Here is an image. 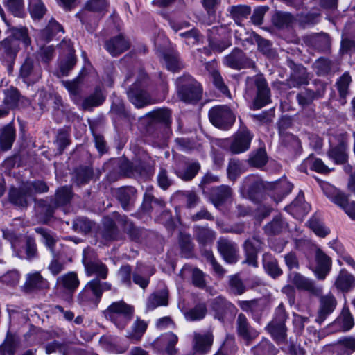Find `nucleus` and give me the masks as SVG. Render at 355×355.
<instances>
[{"label":"nucleus","mask_w":355,"mask_h":355,"mask_svg":"<svg viewBox=\"0 0 355 355\" xmlns=\"http://www.w3.org/2000/svg\"><path fill=\"white\" fill-rule=\"evenodd\" d=\"M112 289V284L94 278L88 282L78 293V300L82 304L97 306L104 291Z\"/></svg>","instance_id":"f257e3e1"},{"label":"nucleus","mask_w":355,"mask_h":355,"mask_svg":"<svg viewBox=\"0 0 355 355\" xmlns=\"http://www.w3.org/2000/svg\"><path fill=\"white\" fill-rule=\"evenodd\" d=\"M178 98L185 103H193L201 98L202 87L199 83L188 74H184L176 80Z\"/></svg>","instance_id":"f03ea898"},{"label":"nucleus","mask_w":355,"mask_h":355,"mask_svg":"<svg viewBox=\"0 0 355 355\" xmlns=\"http://www.w3.org/2000/svg\"><path fill=\"white\" fill-rule=\"evenodd\" d=\"M349 137L346 132H336L329 138L328 157L336 164L345 163L348 159Z\"/></svg>","instance_id":"7ed1b4c3"},{"label":"nucleus","mask_w":355,"mask_h":355,"mask_svg":"<svg viewBox=\"0 0 355 355\" xmlns=\"http://www.w3.org/2000/svg\"><path fill=\"white\" fill-rule=\"evenodd\" d=\"M146 78V74L144 71H140L137 80L127 92L129 101L137 108L154 103L150 95L145 89Z\"/></svg>","instance_id":"20e7f679"},{"label":"nucleus","mask_w":355,"mask_h":355,"mask_svg":"<svg viewBox=\"0 0 355 355\" xmlns=\"http://www.w3.org/2000/svg\"><path fill=\"white\" fill-rule=\"evenodd\" d=\"M243 189L251 200L259 203L266 193V182L257 175L248 176L244 180Z\"/></svg>","instance_id":"39448f33"},{"label":"nucleus","mask_w":355,"mask_h":355,"mask_svg":"<svg viewBox=\"0 0 355 355\" xmlns=\"http://www.w3.org/2000/svg\"><path fill=\"white\" fill-rule=\"evenodd\" d=\"M210 121L216 127L226 128L232 125L235 116L226 105H218L212 107L209 112Z\"/></svg>","instance_id":"423d86ee"},{"label":"nucleus","mask_w":355,"mask_h":355,"mask_svg":"<svg viewBox=\"0 0 355 355\" xmlns=\"http://www.w3.org/2000/svg\"><path fill=\"white\" fill-rule=\"evenodd\" d=\"M293 189V184L285 178L268 182V196L276 204L282 201Z\"/></svg>","instance_id":"0eeeda50"},{"label":"nucleus","mask_w":355,"mask_h":355,"mask_svg":"<svg viewBox=\"0 0 355 355\" xmlns=\"http://www.w3.org/2000/svg\"><path fill=\"white\" fill-rule=\"evenodd\" d=\"M264 245L263 239H261L257 234L252 239H247L243 243V249L245 255L244 263L248 265L257 266V254L263 249Z\"/></svg>","instance_id":"6e6552de"},{"label":"nucleus","mask_w":355,"mask_h":355,"mask_svg":"<svg viewBox=\"0 0 355 355\" xmlns=\"http://www.w3.org/2000/svg\"><path fill=\"white\" fill-rule=\"evenodd\" d=\"M223 63L227 67L236 70L254 67V62L238 49H234L229 55L224 57Z\"/></svg>","instance_id":"1a4fd4ad"},{"label":"nucleus","mask_w":355,"mask_h":355,"mask_svg":"<svg viewBox=\"0 0 355 355\" xmlns=\"http://www.w3.org/2000/svg\"><path fill=\"white\" fill-rule=\"evenodd\" d=\"M19 76L28 84L37 82L42 77V69L30 58H27L20 68Z\"/></svg>","instance_id":"9d476101"},{"label":"nucleus","mask_w":355,"mask_h":355,"mask_svg":"<svg viewBox=\"0 0 355 355\" xmlns=\"http://www.w3.org/2000/svg\"><path fill=\"white\" fill-rule=\"evenodd\" d=\"M291 282L299 290L306 291L312 295L318 296L322 292V287L317 286L313 280L298 272H291L289 275Z\"/></svg>","instance_id":"9b49d317"},{"label":"nucleus","mask_w":355,"mask_h":355,"mask_svg":"<svg viewBox=\"0 0 355 355\" xmlns=\"http://www.w3.org/2000/svg\"><path fill=\"white\" fill-rule=\"evenodd\" d=\"M252 135L245 127L242 128L235 135L230 150L233 154H239L248 150L250 146Z\"/></svg>","instance_id":"f8f14e48"},{"label":"nucleus","mask_w":355,"mask_h":355,"mask_svg":"<svg viewBox=\"0 0 355 355\" xmlns=\"http://www.w3.org/2000/svg\"><path fill=\"white\" fill-rule=\"evenodd\" d=\"M31 196V187H26V184L19 188L11 187L8 193L10 202L22 208L28 206V198Z\"/></svg>","instance_id":"ddd939ff"},{"label":"nucleus","mask_w":355,"mask_h":355,"mask_svg":"<svg viewBox=\"0 0 355 355\" xmlns=\"http://www.w3.org/2000/svg\"><path fill=\"white\" fill-rule=\"evenodd\" d=\"M80 285V280L75 272H68L59 276L56 279L55 286L67 294H72Z\"/></svg>","instance_id":"4468645a"},{"label":"nucleus","mask_w":355,"mask_h":355,"mask_svg":"<svg viewBox=\"0 0 355 355\" xmlns=\"http://www.w3.org/2000/svg\"><path fill=\"white\" fill-rule=\"evenodd\" d=\"M218 250L225 261L234 263L239 259V249L236 244L225 239H220L217 242Z\"/></svg>","instance_id":"2eb2a0df"},{"label":"nucleus","mask_w":355,"mask_h":355,"mask_svg":"<svg viewBox=\"0 0 355 355\" xmlns=\"http://www.w3.org/2000/svg\"><path fill=\"white\" fill-rule=\"evenodd\" d=\"M214 341V336L211 331L204 334L195 333L193 350L196 355H204L211 349Z\"/></svg>","instance_id":"dca6fc26"},{"label":"nucleus","mask_w":355,"mask_h":355,"mask_svg":"<svg viewBox=\"0 0 355 355\" xmlns=\"http://www.w3.org/2000/svg\"><path fill=\"white\" fill-rule=\"evenodd\" d=\"M336 300L332 294L322 296L320 300V308L315 322L321 324L329 315H330L336 306Z\"/></svg>","instance_id":"f3484780"},{"label":"nucleus","mask_w":355,"mask_h":355,"mask_svg":"<svg viewBox=\"0 0 355 355\" xmlns=\"http://www.w3.org/2000/svg\"><path fill=\"white\" fill-rule=\"evenodd\" d=\"M117 200L124 210L132 209L137 199V190L132 187L118 189L115 193Z\"/></svg>","instance_id":"a211bd4d"},{"label":"nucleus","mask_w":355,"mask_h":355,"mask_svg":"<svg viewBox=\"0 0 355 355\" xmlns=\"http://www.w3.org/2000/svg\"><path fill=\"white\" fill-rule=\"evenodd\" d=\"M315 260L317 266L313 272L318 279L323 280L330 271L331 259L321 250L318 249L315 252Z\"/></svg>","instance_id":"6ab92c4d"},{"label":"nucleus","mask_w":355,"mask_h":355,"mask_svg":"<svg viewBox=\"0 0 355 355\" xmlns=\"http://www.w3.org/2000/svg\"><path fill=\"white\" fill-rule=\"evenodd\" d=\"M254 82L257 91L250 109L257 111L266 105V83L262 76L256 77Z\"/></svg>","instance_id":"aec40b11"},{"label":"nucleus","mask_w":355,"mask_h":355,"mask_svg":"<svg viewBox=\"0 0 355 355\" xmlns=\"http://www.w3.org/2000/svg\"><path fill=\"white\" fill-rule=\"evenodd\" d=\"M334 286L338 291L347 293L355 286V277L345 269H341L335 279Z\"/></svg>","instance_id":"412c9836"},{"label":"nucleus","mask_w":355,"mask_h":355,"mask_svg":"<svg viewBox=\"0 0 355 355\" xmlns=\"http://www.w3.org/2000/svg\"><path fill=\"white\" fill-rule=\"evenodd\" d=\"M49 288V282L44 279L40 272H34L26 275L24 290L30 292L33 290H42Z\"/></svg>","instance_id":"4be33fe9"},{"label":"nucleus","mask_w":355,"mask_h":355,"mask_svg":"<svg viewBox=\"0 0 355 355\" xmlns=\"http://www.w3.org/2000/svg\"><path fill=\"white\" fill-rule=\"evenodd\" d=\"M118 223L121 225L124 231L128 234L130 239L135 242H141L145 234L144 230L139 229L132 223L126 216H119Z\"/></svg>","instance_id":"5701e85b"},{"label":"nucleus","mask_w":355,"mask_h":355,"mask_svg":"<svg viewBox=\"0 0 355 355\" xmlns=\"http://www.w3.org/2000/svg\"><path fill=\"white\" fill-rule=\"evenodd\" d=\"M105 47L112 56H117L127 51L130 44L122 35H118L107 41Z\"/></svg>","instance_id":"b1692460"},{"label":"nucleus","mask_w":355,"mask_h":355,"mask_svg":"<svg viewBox=\"0 0 355 355\" xmlns=\"http://www.w3.org/2000/svg\"><path fill=\"white\" fill-rule=\"evenodd\" d=\"M232 195V189L229 186L221 185L211 189L210 199L216 206H220L226 202Z\"/></svg>","instance_id":"393cba45"},{"label":"nucleus","mask_w":355,"mask_h":355,"mask_svg":"<svg viewBox=\"0 0 355 355\" xmlns=\"http://www.w3.org/2000/svg\"><path fill=\"white\" fill-rule=\"evenodd\" d=\"M19 51V44L15 40L5 39L0 42V53L8 62H12Z\"/></svg>","instance_id":"a878e982"},{"label":"nucleus","mask_w":355,"mask_h":355,"mask_svg":"<svg viewBox=\"0 0 355 355\" xmlns=\"http://www.w3.org/2000/svg\"><path fill=\"white\" fill-rule=\"evenodd\" d=\"M323 190L331 202L345 210L349 203L347 196L345 193L328 184L323 187Z\"/></svg>","instance_id":"bb28decb"},{"label":"nucleus","mask_w":355,"mask_h":355,"mask_svg":"<svg viewBox=\"0 0 355 355\" xmlns=\"http://www.w3.org/2000/svg\"><path fill=\"white\" fill-rule=\"evenodd\" d=\"M16 256L21 259H26L29 261L37 257V249L35 240L31 237H27L26 241L25 252L17 250V242L12 243Z\"/></svg>","instance_id":"cd10ccee"},{"label":"nucleus","mask_w":355,"mask_h":355,"mask_svg":"<svg viewBox=\"0 0 355 355\" xmlns=\"http://www.w3.org/2000/svg\"><path fill=\"white\" fill-rule=\"evenodd\" d=\"M129 313H134V308L123 301H119L112 303L107 308L105 315L107 318H115L119 315Z\"/></svg>","instance_id":"c85d7f7f"},{"label":"nucleus","mask_w":355,"mask_h":355,"mask_svg":"<svg viewBox=\"0 0 355 355\" xmlns=\"http://www.w3.org/2000/svg\"><path fill=\"white\" fill-rule=\"evenodd\" d=\"M15 139V130L12 124H8L0 129V147L3 150L11 148Z\"/></svg>","instance_id":"c756f323"},{"label":"nucleus","mask_w":355,"mask_h":355,"mask_svg":"<svg viewBox=\"0 0 355 355\" xmlns=\"http://www.w3.org/2000/svg\"><path fill=\"white\" fill-rule=\"evenodd\" d=\"M237 329L239 334L246 340L254 339L258 335V332L250 327L246 317L243 313L238 315Z\"/></svg>","instance_id":"7c9ffc66"},{"label":"nucleus","mask_w":355,"mask_h":355,"mask_svg":"<svg viewBox=\"0 0 355 355\" xmlns=\"http://www.w3.org/2000/svg\"><path fill=\"white\" fill-rule=\"evenodd\" d=\"M247 162L250 166L257 168H261L266 165V151L263 143L257 149L250 153Z\"/></svg>","instance_id":"2f4dec72"},{"label":"nucleus","mask_w":355,"mask_h":355,"mask_svg":"<svg viewBox=\"0 0 355 355\" xmlns=\"http://www.w3.org/2000/svg\"><path fill=\"white\" fill-rule=\"evenodd\" d=\"M325 91L326 86L324 84H320L316 92L307 89L297 94V98L300 105H308L313 100L322 98L324 95Z\"/></svg>","instance_id":"473e14b6"},{"label":"nucleus","mask_w":355,"mask_h":355,"mask_svg":"<svg viewBox=\"0 0 355 355\" xmlns=\"http://www.w3.org/2000/svg\"><path fill=\"white\" fill-rule=\"evenodd\" d=\"M211 309L215 311V318L220 320L228 311H232L234 306L224 298L218 297L212 300Z\"/></svg>","instance_id":"72a5a7b5"},{"label":"nucleus","mask_w":355,"mask_h":355,"mask_svg":"<svg viewBox=\"0 0 355 355\" xmlns=\"http://www.w3.org/2000/svg\"><path fill=\"white\" fill-rule=\"evenodd\" d=\"M168 291L167 288L161 289L148 298L146 306L148 310H153L159 306H166L168 304Z\"/></svg>","instance_id":"f704fd0d"},{"label":"nucleus","mask_w":355,"mask_h":355,"mask_svg":"<svg viewBox=\"0 0 355 355\" xmlns=\"http://www.w3.org/2000/svg\"><path fill=\"white\" fill-rule=\"evenodd\" d=\"M338 355H351L355 352V337L344 336L340 338L336 345Z\"/></svg>","instance_id":"c9c22d12"},{"label":"nucleus","mask_w":355,"mask_h":355,"mask_svg":"<svg viewBox=\"0 0 355 355\" xmlns=\"http://www.w3.org/2000/svg\"><path fill=\"white\" fill-rule=\"evenodd\" d=\"M87 276L96 275L98 279H105L108 274L107 267L99 261H90L85 263Z\"/></svg>","instance_id":"e433bc0d"},{"label":"nucleus","mask_w":355,"mask_h":355,"mask_svg":"<svg viewBox=\"0 0 355 355\" xmlns=\"http://www.w3.org/2000/svg\"><path fill=\"white\" fill-rule=\"evenodd\" d=\"M148 324L144 320L137 318L132 326V329L127 334V338L132 342L140 340L145 333Z\"/></svg>","instance_id":"4c0bfd02"},{"label":"nucleus","mask_w":355,"mask_h":355,"mask_svg":"<svg viewBox=\"0 0 355 355\" xmlns=\"http://www.w3.org/2000/svg\"><path fill=\"white\" fill-rule=\"evenodd\" d=\"M153 121L168 125L171 123V112L166 107L159 108L147 114Z\"/></svg>","instance_id":"58836bf2"},{"label":"nucleus","mask_w":355,"mask_h":355,"mask_svg":"<svg viewBox=\"0 0 355 355\" xmlns=\"http://www.w3.org/2000/svg\"><path fill=\"white\" fill-rule=\"evenodd\" d=\"M195 236L199 243L202 245L211 243L216 238L214 231L208 228L200 227L196 228Z\"/></svg>","instance_id":"ea45409f"},{"label":"nucleus","mask_w":355,"mask_h":355,"mask_svg":"<svg viewBox=\"0 0 355 355\" xmlns=\"http://www.w3.org/2000/svg\"><path fill=\"white\" fill-rule=\"evenodd\" d=\"M93 171L87 166L78 168L74 172L73 180L78 185L87 183L93 177Z\"/></svg>","instance_id":"a19ab883"},{"label":"nucleus","mask_w":355,"mask_h":355,"mask_svg":"<svg viewBox=\"0 0 355 355\" xmlns=\"http://www.w3.org/2000/svg\"><path fill=\"white\" fill-rule=\"evenodd\" d=\"M17 345V338L12 335H7L0 345V355H14Z\"/></svg>","instance_id":"79ce46f5"},{"label":"nucleus","mask_w":355,"mask_h":355,"mask_svg":"<svg viewBox=\"0 0 355 355\" xmlns=\"http://www.w3.org/2000/svg\"><path fill=\"white\" fill-rule=\"evenodd\" d=\"M207 307L205 304H199L189 309L184 313V317L188 321H196L203 319L207 314Z\"/></svg>","instance_id":"37998d69"},{"label":"nucleus","mask_w":355,"mask_h":355,"mask_svg":"<svg viewBox=\"0 0 355 355\" xmlns=\"http://www.w3.org/2000/svg\"><path fill=\"white\" fill-rule=\"evenodd\" d=\"M71 198V189L67 187H62L57 190L53 207H57L64 205L70 202Z\"/></svg>","instance_id":"c03bdc74"},{"label":"nucleus","mask_w":355,"mask_h":355,"mask_svg":"<svg viewBox=\"0 0 355 355\" xmlns=\"http://www.w3.org/2000/svg\"><path fill=\"white\" fill-rule=\"evenodd\" d=\"M35 230L41 236L42 242L46 246V248L53 252L54 246L57 242L55 236L51 231L42 227H37Z\"/></svg>","instance_id":"a18cd8bd"},{"label":"nucleus","mask_w":355,"mask_h":355,"mask_svg":"<svg viewBox=\"0 0 355 355\" xmlns=\"http://www.w3.org/2000/svg\"><path fill=\"white\" fill-rule=\"evenodd\" d=\"M4 94L5 98L3 99V104L6 106V108L9 110L10 109L15 107L20 98L18 90L11 87L7 89Z\"/></svg>","instance_id":"49530a36"},{"label":"nucleus","mask_w":355,"mask_h":355,"mask_svg":"<svg viewBox=\"0 0 355 355\" xmlns=\"http://www.w3.org/2000/svg\"><path fill=\"white\" fill-rule=\"evenodd\" d=\"M28 8L31 17L37 19L42 18L46 12V8L42 0H28Z\"/></svg>","instance_id":"de8ad7c7"},{"label":"nucleus","mask_w":355,"mask_h":355,"mask_svg":"<svg viewBox=\"0 0 355 355\" xmlns=\"http://www.w3.org/2000/svg\"><path fill=\"white\" fill-rule=\"evenodd\" d=\"M160 342L166 345V352L168 355H175L177 352V350L175 347L176 343H178V336L173 333H168L166 334L160 338Z\"/></svg>","instance_id":"09e8293b"},{"label":"nucleus","mask_w":355,"mask_h":355,"mask_svg":"<svg viewBox=\"0 0 355 355\" xmlns=\"http://www.w3.org/2000/svg\"><path fill=\"white\" fill-rule=\"evenodd\" d=\"M286 326L284 323H277L270 329V333L273 340L278 344H283L286 341Z\"/></svg>","instance_id":"8fccbe9b"},{"label":"nucleus","mask_w":355,"mask_h":355,"mask_svg":"<svg viewBox=\"0 0 355 355\" xmlns=\"http://www.w3.org/2000/svg\"><path fill=\"white\" fill-rule=\"evenodd\" d=\"M19 280L20 274L17 270H9L0 277V282L11 288L16 286Z\"/></svg>","instance_id":"3c124183"},{"label":"nucleus","mask_w":355,"mask_h":355,"mask_svg":"<svg viewBox=\"0 0 355 355\" xmlns=\"http://www.w3.org/2000/svg\"><path fill=\"white\" fill-rule=\"evenodd\" d=\"M244 172L241 162L236 159H230L229 161L227 173L228 178L235 180L242 173Z\"/></svg>","instance_id":"603ef678"},{"label":"nucleus","mask_w":355,"mask_h":355,"mask_svg":"<svg viewBox=\"0 0 355 355\" xmlns=\"http://www.w3.org/2000/svg\"><path fill=\"white\" fill-rule=\"evenodd\" d=\"M230 16L236 23L241 19L246 18L250 13V8L248 6L238 5L233 6L229 8Z\"/></svg>","instance_id":"864d4df0"},{"label":"nucleus","mask_w":355,"mask_h":355,"mask_svg":"<svg viewBox=\"0 0 355 355\" xmlns=\"http://www.w3.org/2000/svg\"><path fill=\"white\" fill-rule=\"evenodd\" d=\"M103 101L104 97L103 96L101 92L100 91H96L95 93L90 95L83 101L82 103V107L84 110H89L93 107L100 105L103 102Z\"/></svg>","instance_id":"5fc2aeb1"},{"label":"nucleus","mask_w":355,"mask_h":355,"mask_svg":"<svg viewBox=\"0 0 355 355\" xmlns=\"http://www.w3.org/2000/svg\"><path fill=\"white\" fill-rule=\"evenodd\" d=\"M352 82V78L348 72H345L337 80L336 85L339 92L340 96L345 98L348 92V87Z\"/></svg>","instance_id":"6e6d98bb"},{"label":"nucleus","mask_w":355,"mask_h":355,"mask_svg":"<svg viewBox=\"0 0 355 355\" xmlns=\"http://www.w3.org/2000/svg\"><path fill=\"white\" fill-rule=\"evenodd\" d=\"M305 164L310 166L311 169L320 173H327L330 171L327 166L319 158L309 157L305 160Z\"/></svg>","instance_id":"4d7b16f0"},{"label":"nucleus","mask_w":355,"mask_h":355,"mask_svg":"<svg viewBox=\"0 0 355 355\" xmlns=\"http://www.w3.org/2000/svg\"><path fill=\"white\" fill-rule=\"evenodd\" d=\"M11 33L12 38L10 40H15L19 44V41L21 40L26 45L28 46L31 43V39L28 35V31L26 28H13L11 29Z\"/></svg>","instance_id":"13d9d810"},{"label":"nucleus","mask_w":355,"mask_h":355,"mask_svg":"<svg viewBox=\"0 0 355 355\" xmlns=\"http://www.w3.org/2000/svg\"><path fill=\"white\" fill-rule=\"evenodd\" d=\"M73 227L78 232L87 234L92 227V222L86 218H78L74 220Z\"/></svg>","instance_id":"bf43d9fd"},{"label":"nucleus","mask_w":355,"mask_h":355,"mask_svg":"<svg viewBox=\"0 0 355 355\" xmlns=\"http://www.w3.org/2000/svg\"><path fill=\"white\" fill-rule=\"evenodd\" d=\"M135 175L144 178L150 177L153 173V168L149 164L140 161L135 163Z\"/></svg>","instance_id":"052dcab7"},{"label":"nucleus","mask_w":355,"mask_h":355,"mask_svg":"<svg viewBox=\"0 0 355 355\" xmlns=\"http://www.w3.org/2000/svg\"><path fill=\"white\" fill-rule=\"evenodd\" d=\"M107 7L106 0H89L85 6V10L92 12H103Z\"/></svg>","instance_id":"680f3d73"},{"label":"nucleus","mask_w":355,"mask_h":355,"mask_svg":"<svg viewBox=\"0 0 355 355\" xmlns=\"http://www.w3.org/2000/svg\"><path fill=\"white\" fill-rule=\"evenodd\" d=\"M200 168L198 162L189 164L184 171L178 172V175L184 180H190L194 178Z\"/></svg>","instance_id":"e2e57ef3"},{"label":"nucleus","mask_w":355,"mask_h":355,"mask_svg":"<svg viewBox=\"0 0 355 355\" xmlns=\"http://www.w3.org/2000/svg\"><path fill=\"white\" fill-rule=\"evenodd\" d=\"M272 21L275 26L282 28L291 23L293 17L288 13L277 12L273 15Z\"/></svg>","instance_id":"0e129e2a"},{"label":"nucleus","mask_w":355,"mask_h":355,"mask_svg":"<svg viewBox=\"0 0 355 355\" xmlns=\"http://www.w3.org/2000/svg\"><path fill=\"white\" fill-rule=\"evenodd\" d=\"M76 59L72 52V49L71 47H69V55L67 60L60 64V71L62 74L64 76H67L69 71L76 64Z\"/></svg>","instance_id":"69168bd1"},{"label":"nucleus","mask_w":355,"mask_h":355,"mask_svg":"<svg viewBox=\"0 0 355 355\" xmlns=\"http://www.w3.org/2000/svg\"><path fill=\"white\" fill-rule=\"evenodd\" d=\"M131 274L132 269L129 265L122 266L118 272V275L121 279V283L128 287H130L132 285Z\"/></svg>","instance_id":"338daca9"},{"label":"nucleus","mask_w":355,"mask_h":355,"mask_svg":"<svg viewBox=\"0 0 355 355\" xmlns=\"http://www.w3.org/2000/svg\"><path fill=\"white\" fill-rule=\"evenodd\" d=\"M180 36L185 40L188 44H196L200 40V33L196 28L180 33Z\"/></svg>","instance_id":"774afa93"}]
</instances>
